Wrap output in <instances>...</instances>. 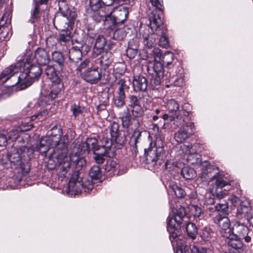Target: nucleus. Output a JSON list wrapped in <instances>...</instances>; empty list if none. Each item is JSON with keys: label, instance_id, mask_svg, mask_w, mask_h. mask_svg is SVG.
Segmentation results:
<instances>
[{"label": "nucleus", "instance_id": "f257e3e1", "mask_svg": "<svg viewBox=\"0 0 253 253\" xmlns=\"http://www.w3.org/2000/svg\"><path fill=\"white\" fill-rule=\"evenodd\" d=\"M23 72L19 75L17 74L21 70L22 66L21 62H18L16 64H12L5 68L0 74V82L2 84L11 78L13 83L11 86L19 84L20 89H24L31 85L34 82L38 80L42 73V69L39 65H34L35 62Z\"/></svg>", "mask_w": 253, "mask_h": 253}, {"label": "nucleus", "instance_id": "f03ea898", "mask_svg": "<svg viewBox=\"0 0 253 253\" xmlns=\"http://www.w3.org/2000/svg\"><path fill=\"white\" fill-rule=\"evenodd\" d=\"M186 215L185 209L181 207L176 210L172 217H168L167 219V229L169 233V239L173 246L176 245L181 248V253H186L189 250V247L184 245L179 239L181 224Z\"/></svg>", "mask_w": 253, "mask_h": 253}, {"label": "nucleus", "instance_id": "7ed1b4c3", "mask_svg": "<svg viewBox=\"0 0 253 253\" xmlns=\"http://www.w3.org/2000/svg\"><path fill=\"white\" fill-rule=\"evenodd\" d=\"M69 142L67 140V136H64L63 138V147L61 150L58 154V159L60 162V172L59 175L61 177L65 176V174L68 172L71 167V162H73L75 165L76 169L79 170L85 165V160L84 159L81 157L78 154V152H75V150H73L70 156H68V146Z\"/></svg>", "mask_w": 253, "mask_h": 253}, {"label": "nucleus", "instance_id": "20e7f679", "mask_svg": "<svg viewBox=\"0 0 253 253\" xmlns=\"http://www.w3.org/2000/svg\"><path fill=\"white\" fill-rule=\"evenodd\" d=\"M61 136L60 134L54 135H51L46 139V141L50 147H54V152L49 156V160L47 161L48 169H53L57 167L59 173L60 172V162L58 161L57 155L58 153H60L58 152L60 151L63 147V141L61 142Z\"/></svg>", "mask_w": 253, "mask_h": 253}, {"label": "nucleus", "instance_id": "39448f33", "mask_svg": "<svg viewBox=\"0 0 253 253\" xmlns=\"http://www.w3.org/2000/svg\"><path fill=\"white\" fill-rule=\"evenodd\" d=\"M111 10L107 11V13L102 14L101 17H105L104 24H119L124 23L127 18L128 14V8L124 6H119L113 9V15H112Z\"/></svg>", "mask_w": 253, "mask_h": 253}, {"label": "nucleus", "instance_id": "423d86ee", "mask_svg": "<svg viewBox=\"0 0 253 253\" xmlns=\"http://www.w3.org/2000/svg\"><path fill=\"white\" fill-rule=\"evenodd\" d=\"M151 29H155L159 39V44L160 46L166 48L169 46V41L166 33L167 28L164 24L163 20L159 16H154L151 17V22L149 23Z\"/></svg>", "mask_w": 253, "mask_h": 253}, {"label": "nucleus", "instance_id": "0eeeda50", "mask_svg": "<svg viewBox=\"0 0 253 253\" xmlns=\"http://www.w3.org/2000/svg\"><path fill=\"white\" fill-rule=\"evenodd\" d=\"M45 72L47 77L52 83V89L49 94V96L52 99L55 98L58 94L64 89L62 79L57 76L54 68L51 66H47Z\"/></svg>", "mask_w": 253, "mask_h": 253}, {"label": "nucleus", "instance_id": "6e6552de", "mask_svg": "<svg viewBox=\"0 0 253 253\" xmlns=\"http://www.w3.org/2000/svg\"><path fill=\"white\" fill-rule=\"evenodd\" d=\"M155 147L150 149L147 151L145 149L146 163L152 166L156 164L157 161L163 155V142L160 138H157L155 142Z\"/></svg>", "mask_w": 253, "mask_h": 253}, {"label": "nucleus", "instance_id": "1a4fd4ad", "mask_svg": "<svg viewBox=\"0 0 253 253\" xmlns=\"http://www.w3.org/2000/svg\"><path fill=\"white\" fill-rule=\"evenodd\" d=\"M183 122L184 124L174 134L175 139L178 143L184 142L195 132V127L193 122H185L184 120Z\"/></svg>", "mask_w": 253, "mask_h": 253}, {"label": "nucleus", "instance_id": "9d476101", "mask_svg": "<svg viewBox=\"0 0 253 253\" xmlns=\"http://www.w3.org/2000/svg\"><path fill=\"white\" fill-rule=\"evenodd\" d=\"M213 220L214 223L219 227V232L222 236L227 238L232 234V227H230V221L227 216H223L219 213L213 218Z\"/></svg>", "mask_w": 253, "mask_h": 253}, {"label": "nucleus", "instance_id": "9b49d317", "mask_svg": "<svg viewBox=\"0 0 253 253\" xmlns=\"http://www.w3.org/2000/svg\"><path fill=\"white\" fill-rule=\"evenodd\" d=\"M49 61L50 57L47 51L45 49L38 48L35 51L34 55L28 56L26 63L29 64L34 62L39 65H45L48 64Z\"/></svg>", "mask_w": 253, "mask_h": 253}, {"label": "nucleus", "instance_id": "f8f14e48", "mask_svg": "<svg viewBox=\"0 0 253 253\" xmlns=\"http://www.w3.org/2000/svg\"><path fill=\"white\" fill-rule=\"evenodd\" d=\"M232 234L244 239L246 243H250L252 240L251 232L249 228L244 223L238 220L232 222Z\"/></svg>", "mask_w": 253, "mask_h": 253}, {"label": "nucleus", "instance_id": "ddd939ff", "mask_svg": "<svg viewBox=\"0 0 253 253\" xmlns=\"http://www.w3.org/2000/svg\"><path fill=\"white\" fill-rule=\"evenodd\" d=\"M125 79H121L117 83L118 88L114 97V103L115 105L119 108L123 107L125 105L126 98L125 91L128 88Z\"/></svg>", "mask_w": 253, "mask_h": 253}, {"label": "nucleus", "instance_id": "4468645a", "mask_svg": "<svg viewBox=\"0 0 253 253\" xmlns=\"http://www.w3.org/2000/svg\"><path fill=\"white\" fill-rule=\"evenodd\" d=\"M117 25L104 24L106 32L112 39L116 40H122L126 37L127 33L126 30H128V28L126 26L118 28Z\"/></svg>", "mask_w": 253, "mask_h": 253}, {"label": "nucleus", "instance_id": "2eb2a0df", "mask_svg": "<svg viewBox=\"0 0 253 253\" xmlns=\"http://www.w3.org/2000/svg\"><path fill=\"white\" fill-rule=\"evenodd\" d=\"M152 33L149 32V29L147 26L144 28V30L141 29L140 31V35L143 39L144 44L148 48H151L153 47L156 43V40L158 39V36L155 29H151Z\"/></svg>", "mask_w": 253, "mask_h": 253}, {"label": "nucleus", "instance_id": "dca6fc26", "mask_svg": "<svg viewBox=\"0 0 253 253\" xmlns=\"http://www.w3.org/2000/svg\"><path fill=\"white\" fill-rule=\"evenodd\" d=\"M81 76L86 82L90 84H96L101 79V72L98 68H89L85 70Z\"/></svg>", "mask_w": 253, "mask_h": 253}, {"label": "nucleus", "instance_id": "f3484780", "mask_svg": "<svg viewBox=\"0 0 253 253\" xmlns=\"http://www.w3.org/2000/svg\"><path fill=\"white\" fill-rule=\"evenodd\" d=\"M68 187L69 191L74 194L82 193L83 191L84 185L81 177L78 174L75 173L70 178Z\"/></svg>", "mask_w": 253, "mask_h": 253}, {"label": "nucleus", "instance_id": "a211bd4d", "mask_svg": "<svg viewBox=\"0 0 253 253\" xmlns=\"http://www.w3.org/2000/svg\"><path fill=\"white\" fill-rule=\"evenodd\" d=\"M251 208L250 203L247 200L240 201L237 207L236 217L239 219H248Z\"/></svg>", "mask_w": 253, "mask_h": 253}, {"label": "nucleus", "instance_id": "6ab92c4d", "mask_svg": "<svg viewBox=\"0 0 253 253\" xmlns=\"http://www.w3.org/2000/svg\"><path fill=\"white\" fill-rule=\"evenodd\" d=\"M192 148L191 144L183 145L182 149L188 155L187 160L191 165H200L202 163L201 156L198 153L191 154L190 149Z\"/></svg>", "mask_w": 253, "mask_h": 253}, {"label": "nucleus", "instance_id": "aec40b11", "mask_svg": "<svg viewBox=\"0 0 253 253\" xmlns=\"http://www.w3.org/2000/svg\"><path fill=\"white\" fill-rule=\"evenodd\" d=\"M83 45L79 43L78 45H73L69 52V58L70 62L73 63H78L83 57L82 48Z\"/></svg>", "mask_w": 253, "mask_h": 253}, {"label": "nucleus", "instance_id": "412c9836", "mask_svg": "<svg viewBox=\"0 0 253 253\" xmlns=\"http://www.w3.org/2000/svg\"><path fill=\"white\" fill-rule=\"evenodd\" d=\"M148 73L152 75L158 77H164V69L163 65L158 61L150 62L147 65Z\"/></svg>", "mask_w": 253, "mask_h": 253}, {"label": "nucleus", "instance_id": "4be33fe9", "mask_svg": "<svg viewBox=\"0 0 253 253\" xmlns=\"http://www.w3.org/2000/svg\"><path fill=\"white\" fill-rule=\"evenodd\" d=\"M102 3L101 0H89V5L91 10L94 12L97 11L95 14L99 16L97 19V22L103 21L105 17H101V15L107 13L105 7L102 6Z\"/></svg>", "mask_w": 253, "mask_h": 253}, {"label": "nucleus", "instance_id": "5701e85b", "mask_svg": "<svg viewBox=\"0 0 253 253\" xmlns=\"http://www.w3.org/2000/svg\"><path fill=\"white\" fill-rule=\"evenodd\" d=\"M211 180H215V185L216 186L215 195L218 199H221L223 197L225 194V192L223 191H219L218 189H221L228 184V182L223 180V178L219 177V174L217 173L210 178Z\"/></svg>", "mask_w": 253, "mask_h": 253}, {"label": "nucleus", "instance_id": "b1692460", "mask_svg": "<svg viewBox=\"0 0 253 253\" xmlns=\"http://www.w3.org/2000/svg\"><path fill=\"white\" fill-rule=\"evenodd\" d=\"M150 2L151 3L153 6L155 7L151 14L149 16V21L151 22V17L154 16H159L160 18L163 20V9L164 6L163 5V0H149Z\"/></svg>", "mask_w": 253, "mask_h": 253}, {"label": "nucleus", "instance_id": "393cba45", "mask_svg": "<svg viewBox=\"0 0 253 253\" xmlns=\"http://www.w3.org/2000/svg\"><path fill=\"white\" fill-rule=\"evenodd\" d=\"M133 86L136 91H146L148 86L147 80L142 76H136L133 81Z\"/></svg>", "mask_w": 253, "mask_h": 253}, {"label": "nucleus", "instance_id": "a878e982", "mask_svg": "<svg viewBox=\"0 0 253 253\" xmlns=\"http://www.w3.org/2000/svg\"><path fill=\"white\" fill-rule=\"evenodd\" d=\"M226 242L228 245L234 249H240L243 247L242 238L231 234L227 237Z\"/></svg>", "mask_w": 253, "mask_h": 253}, {"label": "nucleus", "instance_id": "bb28decb", "mask_svg": "<svg viewBox=\"0 0 253 253\" xmlns=\"http://www.w3.org/2000/svg\"><path fill=\"white\" fill-rule=\"evenodd\" d=\"M114 154L115 152L114 151H112V153H111L108 150L105 149L104 151L102 150L100 153L94 152L93 159L96 163L102 164L105 161L104 156L112 157L114 156Z\"/></svg>", "mask_w": 253, "mask_h": 253}, {"label": "nucleus", "instance_id": "cd10ccee", "mask_svg": "<svg viewBox=\"0 0 253 253\" xmlns=\"http://www.w3.org/2000/svg\"><path fill=\"white\" fill-rule=\"evenodd\" d=\"M106 44V40L104 36L99 35L96 39L95 43L93 48V52L97 55L101 53L104 50L105 45Z\"/></svg>", "mask_w": 253, "mask_h": 253}, {"label": "nucleus", "instance_id": "c85d7f7f", "mask_svg": "<svg viewBox=\"0 0 253 253\" xmlns=\"http://www.w3.org/2000/svg\"><path fill=\"white\" fill-rule=\"evenodd\" d=\"M111 138L113 143L115 144L114 145V147L117 149H121L125 144L126 137L124 134L120 133L117 134L116 136H112Z\"/></svg>", "mask_w": 253, "mask_h": 253}, {"label": "nucleus", "instance_id": "c756f323", "mask_svg": "<svg viewBox=\"0 0 253 253\" xmlns=\"http://www.w3.org/2000/svg\"><path fill=\"white\" fill-rule=\"evenodd\" d=\"M52 59L53 61L58 64L62 71L65 63V58L63 54L60 52L54 51L52 53Z\"/></svg>", "mask_w": 253, "mask_h": 253}, {"label": "nucleus", "instance_id": "7c9ffc66", "mask_svg": "<svg viewBox=\"0 0 253 253\" xmlns=\"http://www.w3.org/2000/svg\"><path fill=\"white\" fill-rule=\"evenodd\" d=\"M181 174L187 180H190L196 176V172L194 169L184 167L181 170Z\"/></svg>", "mask_w": 253, "mask_h": 253}, {"label": "nucleus", "instance_id": "2f4dec72", "mask_svg": "<svg viewBox=\"0 0 253 253\" xmlns=\"http://www.w3.org/2000/svg\"><path fill=\"white\" fill-rule=\"evenodd\" d=\"M89 175L92 180L100 179L102 176L100 168L97 166H93L89 171Z\"/></svg>", "mask_w": 253, "mask_h": 253}, {"label": "nucleus", "instance_id": "473e14b6", "mask_svg": "<svg viewBox=\"0 0 253 253\" xmlns=\"http://www.w3.org/2000/svg\"><path fill=\"white\" fill-rule=\"evenodd\" d=\"M61 13L62 14L63 16L66 18L67 20L68 21L69 24L66 28H71V25L73 23V21L76 17L75 12L68 9L66 12L61 11Z\"/></svg>", "mask_w": 253, "mask_h": 253}, {"label": "nucleus", "instance_id": "72a5a7b5", "mask_svg": "<svg viewBox=\"0 0 253 253\" xmlns=\"http://www.w3.org/2000/svg\"><path fill=\"white\" fill-rule=\"evenodd\" d=\"M113 55L111 52L107 51L103 53L101 57L100 63L106 67H109L112 63Z\"/></svg>", "mask_w": 253, "mask_h": 253}, {"label": "nucleus", "instance_id": "f704fd0d", "mask_svg": "<svg viewBox=\"0 0 253 253\" xmlns=\"http://www.w3.org/2000/svg\"><path fill=\"white\" fill-rule=\"evenodd\" d=\"M141 136V132L139 131H135L133 134V135L130 138L129 144L130 146L134 153H136L137 151V143L138 142V139Z\"/></svg>", "mask_w": 253, "mask_h": 253}, {"label": "nucleus", "instance_id": "c9c22d12", "mask_svg": "<svg viewBox=\"0 0 253 253\" xmlns=\"http://www.w3.org/2000/svg\"><path fill=\"white\" fill-rule=\"evenodd\" d=\"M186 230L189 237L192 239H195L198 234L197 228L196 225L192 222L186 224Z\"/></svg>", "mask_w": 253, "mask_h": 253}, {"label": "nucleus", "instance_id": "e433bc0d", "mask_svg": "<svg viewBox=\"0 0 253 253\" xmlns=\"http://www.w3.org/2000/svg\"><path fill=\"white\" fill-rule=\"evenodd\" d=\"M52 115V112L48 111L47 109H44L42 111L35 114L32 116L31 118L32 121L38 119L41 121L44 120L47 117H49Z\"/></svg>", "mask_w": 253, "mask_h": 253}, {"label": "nucleus", "instance_id": "4c0bfd02", "mask_svg": "<svg viewBox=\"0 0 253 253\" xmlns=\"http://www.w3.org/2000/svg\"><path fill=\"white\" fill-rule=\"evenodd\" d=\"M201 165L202 166V177L205 179H207L208 175L212 172L213 170V166L207 161L203 162Z\"/></svg>", "mask_w": 253, "mask_h": 253}, {"label": "nucleus", "instance_id": "58836bf2", "mask_svg": "<svg viewBox=\"0 0 253 253\" xmlns=\"http://www.w3.org/2000/svg\"><path fill=\"white\" fill-rule=\"evenodd\" d=\"M166 108L171 113H176L179 109V104L174 99H170L167 102Z\"/></svg>", "mask_w": 253, "mask_h": 253}, {"label": "nucleus", "instance_id": "ea45409f", "mask_svg": "<svg viewBox=\"0 0 253 253\" xmlns=\"http://www.w3.org/2000/svg\"><path fill=\"white\" fill-rule=\"evenodd\" d=\"M169 187L177 197L183 198L186 195L185 191L177 185L172 184L169 185Z\"/></svg>", "mask_w": 253, "mask_h": 253}, {"label": "nucleus", "instance_id": "a19ab883", "mask_svg": "<svg viewBox=\"0 0 253 253\" xmlns=\"http://www.w3.org/2000/svg\"><path fill=\"white\" fill-rule=\"evenodd\" d=\"M41 18V13L39 8V4L36 3L33 10L31 13L30 21L32 23L38 21Z\"/></svg>", "mask_w": 253, "mask_h": 253}, {"label": "nucleus", "instance_id": "79ce46f5", "mask_svg": "<svg viewBox=\"0 0 253 253\" xmlns=\"http://www.w3.org/2000/svg\"><path fill=\"white\" fill-rule=\"evenodd\" d=\"M70 33L67 30L60 34L57 41L61 44H65L70 41Z\"/></svg>", "mask_w": 253, "mask_h": 253}, {"label": "nucleus", "instance_id": "37998d69", "mask_svg": "<svg viewBox=\"0 0 253 253\" xmlns=\"http://www.w3.org/2000/svg\"><path fill=\"white\" fill-rule=\"evenodd\" d=\"M215 210L222 213L223 216H226L228 214L229 207L226 203H220L215 206Z\"/></svg>", "mask_w": 253, "mask_h": 253}, {"label": "nucleus", "instance_id": "c03bdc74", "mask_svg": "<svg viewBox=\"0 0 253 253\" xmlns=\"http://www.w3.org/2000/svg\"><path fill=\"white\" fill-rule=\"evenodd\" d=\"M87 145L89 146L90 148L94 152L101 150V146H97V140L94 138H88L86 140Z\"/></svg>", "mask_w": 253, "mask_h": 253}, {"label": "nucleus", "instance_id": "a18cd8bd", "mask_svg": "<svg viewBox=\"0 0 253 253\" xmlns=\"http://www.w3.org/2000/svg\"><path fill=\"white\" fill-rule=\"evenodd\" d=\"M174 56V54L171 52H166L162 56L163 62L166 64L167 66H169L172 63Z\"/></svg>", "mask_w": 253, "mask_h": 253}, {"label": "nucleus", "instance_id": "49530a36", "mask_svg": "<svg viewBox=\"0 0 253 253\" xmlns=\"http://www.w3.org/2000/svg\"><path fill=\"white\" fill-rule=\"evenodd\" d=\"M9 160L16 165L21 164V157L19 152L11 153L9 156Z\"/></svg>", "mask_w": 253, "mask_h": 253}, {"label": "nucleus", "instance_id": "de8ad7c7", "mask_svg": "<svg viewBox=\"0 0 253 253\" xmlns=\"http://www.w3.org/2000/svg\"><path fill=\"white\" fill-rule=\"evenodd\" d=\"M103 141L105 142V144L100 146L101 150L104 151L105 149H107L111 152V153H112V151H114L115 152L114 149L112 147V146H114V145H115L113 143V141H112V138L111 139V140L107 138L104 139L103 140Z\"/></svg>", "mask_w": 253, "mask_h": 253}, {"label": "nucleus", "instance_id": "09e8293b", "mask_svg": "<svg viewBox=\"0 0 253 253\" xmlns=\"http://www.w3.org/2000/svg\"><path fill=\"white\" fill-rule=\"evenodd\" d=\"M90 63V62L89 59H85L77 67L76 69L77 71L80 72L81 75L85 70L88 69Z\"/></svg>", "mask_w": 253, "mask_h": 253}, {"label": "nucleus", "instance_id": "8fccbe9b", "mask_svg": "<svg viewBox=\"0 0 253 253\" xmlns=\"http://www.w3.org/2000/svg\"><path fill=\"white\" fill-rule=\"evenodd\" d=\"M86 144V141L82 143L80 151L77 150L78 148L76 147H75L73 150H75V152H78L79 155H83L86 153H88L91 149L90 148L89 146Z\"/></svg>", "mask_w": 253, "mask_h": 253}, {"label": "nucleus", "instance_id": "3c124183", "mask_svg": "<svg viewBox=\"0 0 253 253\" xmlns=\"http://www.w3.org/2000/svg\"><path fill=\"white\" fill-rule=\"evenodd\" d=\"M71 110L72 111L73 115L76 117L83 113L84 108L79 105L74 104L71 106Z\"/></svg>", "mask_w": 253, "mask_h": 253}, {"label": "nucleus", "instance_id": "603ef678", "mask_svg": "<svg viewBox=\"0 0 253 253\" xmlns=\"http://www.w3.org/2000/svg\"><path fill=\"white\" fill-rule=\"evenodd\" d=\"M170 82H171L170 84L166 85V86L167 87H170V86H171L172 85H173L174 86H180L184 84L183 79L182 78H178V79H174V78L173 77L171 79H170Z\"/></svg>", "mask_w": 253, "mask_h": 253}, {"label": "nucleus", "instance_id": "864d4df0", "mask_svg": "<svg viewBox=\"0 0 253 253\" xmlns=\"http://www.w3.org/2000/svg\"><path fill=\"white\" fill-rule=\"evenodd\" d=\"M163 77L156 76L153 78L150 81V85L153 88H157L160 85L161 79Z\"/></svg>", "mask_w": 253, "mask_h": 253}, {"label": "nucleus", "instance_id": "5fc2aeb1", "mask_svg": "<svg viewBox=\"0 0 253 253\" xmlns=\"http://www.w3.org/2000/svg\"><path fill=\"white\" fill-rule=\"evenodd\" d=\"M119 129V125L118 123L114 122L111 124L110 127V133L111 137L116 136L117 134L120 133Z\"/></svg>", "mask_w": 253, "mask_h": 253}, {"label": "nucleus", "instance_id": "6e6d98bb", "mask_svg": "<svg viewBox=\"0 0 253 253\" xmlns=\"http://www.w3.org/2000/svg\"><path fill=\"white\" fill-rule=\"evenodd\" d=\"M19 137V131L17 129H12L8 133V139L12 141H15Z\"/></svg>", "mask_w": 253, "mask_h": 253}, {"label": "nucleus", "instance_id": "4d7b16f0", "mask_svg": "<svg viewBox=\"0 0 253 253\" xmlns=\"http://www.w3.org/2000/svg\"><path fill=\"white\" fill-rule=\"evenodd\" d=\"M131 107L132 112L134 116L138 117L142 115L143 111L139 104Z\"/></svg>", "mask_w": 253, "mask_h": 253}, {"label": "nucleus", "instance_id": "13d9d810", "mask_svg": "<svg viewBox=\"0 0 253 253\" xmlns=\"http://www.w3.org/2000/svg\"><path fill=\"white\" fill-rule=\"evenodd\" d=\"M122 122L124 127H128L130 122V115L128 112L122 117Z\"/></svg>", "mask_w": 253, "mask_h": 253}, {"label": "nucleus", "instance_id": "bf43d9fd", "mask_svg": "<svg viewBox=\"0 0 253 253\" xmlns=\"http://www.w3.org/2000/svg\"><path fill=\"white\" fill-rule=\"evenodd\" d=\"M138 52L137 49L128 48L126 49V54L128 57L130 59L133 58L137 55Z\"/></svg>", "mask_w": 253, "mask_h": 253}, {"label": "nucleus", "instance_id": "052dcab7", "mask_svg": "<svg viewBox=\"0 0 253 253\" xmlns=\"http://www.w3.org/2000/svg\"><path fill=\"white\" fill-rule=\"evenodd\" d=\"M128 48H133L135 49H138L139 42L137 39H132L128 42Z\"/></svg>", "mask_w": 253, "mask_h": 253}, {"label": "nucleus", "instance_id": "680f3d73", "mask_svg": "<svg viewBox=\"0 0 253 253\" xmlns=\"http://www.w3.org/2000/svg\"><path fill=\"white\" fill-rule=\"evenodd\" d=\"M129 106L130 107L134 106L139 104V101L137 97L134 95H131L129 96Z\"/></svg>", "mask_w": 253, "mask_h": 253}, {"label": "nucleus", "instance_id": "e2e57ef3", "mask_svg": "<svg viewBox=\"0 0 253 253\" xmlns=\"http://www.w3.org/2000/svg\"><path fill=\"white\" fill-rule=\"evenodd\" d=\"M7 144V138L6 137V132L3 130L0 133V146H5Z\"/></svg>", "mask_w": 253, "mask_h": 253}, {"label": "nucleus", "instance_id": "0e129e2a", "mask_svg": "<svg viewBox=\"0 0 253 253\" xmlns=\"http://www.w3.org/2000/svg\"><path fill=\"white\" fill-rule=\"evenodd\" d=\"M152 54L155 60H156L157 58H160L162 56L161 50L158 48H154L152 51Z\"/></svg>", "mask_w": 253, "mask_h": 253}, {"label": "nucleus", "instance_id": "69168bd1", "mask_svg": "<svg viewBox=\"0 0 253 253\" xmlns=\"http://www.w3.org/2000/svg\"><path fill=\"white\" fill-rule=\"evenodd\" d=\"M193 214L195 217H199L203 213L202 209L197 206H193Z\"/></svg>", "mask_w": 253, "mask_h": 253}, {"label": "nucleus", "instance_id": "338daca9", "mask_svg": "<svg viewBox=\"0 0 253 253\" xmlns=\"http://www.w3.org/2000/svg\"><path fill=\"white\" fill-rule=\"evenodd\" d=\"M93 184L89 182L84 185L83 191L84 193H87L93 189Z\"/></svg>", "mask_w": 253, "mask_h": 253}, {"label": "nucleus", "instance_id": "774afa93", "mask_svg": "<svg viewBox=\"0 0 253 253\" xmlns=\"http://www.w3.org/2000/svg\"><path fill=\"white\" fill-rule=\"evenodd\" d=\"M203 249H204V248H199L194 245L190 248L191 253H203V251H202Z\"/></svg>", "mask_w": 253, "mask_h": 253}]
</instances>
